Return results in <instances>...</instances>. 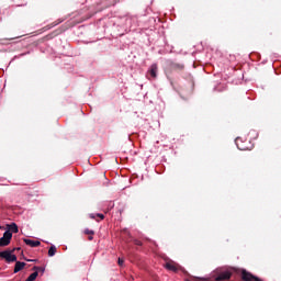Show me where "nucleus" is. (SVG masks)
<instances>
[{
	"label": "nucleus",
	"instance_id": "nucleus-4",
	"mask_svg": "<svg viewBox=\"0 0 281 281\" xmlns=\"http://www.w3.org/2000/svg\"><path fill=\"white\" fill-rule=\"evenodd\" d=\"M241 279L244 281H262V279L251 274L250 272H248L247 270H243L241 271Z\"/></svg>",
	"mask_w": 281,
	"mask_h": 281
},
{
	"label": "nucleus",
	"instance_id": "nucleus-13",
	"mask_svg": "<svg viewBox=\"0 0 281 281\" xmlns=\"http://www.w3.org/2000/svg\"><path fill=\"white\" fill-rule=\"evenodd\" d=\"M95 216H97L98 218H100L101 221H104V214H102V213H98V214L91 213V214H90V218H95Z\"/></svg>",
	"mask_w": 281,
	"mask_h": 281
},
{
	"label": "nucleus",
	"instance_id": "nucleus-16",
	"mask_svg": "<svg viewBox=\"0 0 281 281\" xmlns=\"http://www.w3.org/2000/svg\"><path fill=\"white\" fill-rule=\"evenodd\" d=\"M117 265H119L120 267H122V266L124 265V259L119 258V260H117Z\"/></svg>",
	"mask_w": 281,
	"mask_h": 281
},
{
	"label": "nucleus",
	"instance_id": "nucleus-19",
	"mask_svg": "<svg viewBox=\"0 0 281 281\" xmlns=\"http://www.w3.org/2000/svg\"><path fill=\"white\" fill-rule=\"evenodd\" d=\"M136 245H142V243L138 241V243H136Z\"/></svg>",
	"mask_w": 281,
	"mask_h": 281
},
{
	"label": "nucleus",
	"instance_id": "nucleus-18",
	"mask_svg": "<svg viewBox=\"0 0 281 281\" xmlns=\"http://www.w3.org/2000/svg\"><path fill=\"white\" fill-rule=\"evenodd\" d=\"M40 269H41L42 273L45 271V269H43V268H40Z\"/></svg>",
	"mask_w": 281,
	"mask_h": 281
},
{
	"label": "nucleus",
	"instance_id": "nucleus-2",
	"mask_svg": "<svg viewBox=\"0 0 281 281\" xmlns=\"http://www.w3.org/2000/svg\"><path fill=\"white\" fill-rule=\"evenodd\" d=\"M0 258L2 260H5L8 265H10V262H16V255H14V249L13 250L7 249L3 251H0Z\"/></svg>",
	"mask_w": 281,
	"mask_h": 281
},
{
	"label": "nucleus",
	"instance_id": "nucleus-9",
	"mask_svg": "<svg viewBox=\"0 0 281 281\" xmlns=\"http://www.w3.org/2000/svg\"><path fill=\"white\" fill-rule=\"evenodd\" d=\"M24 268H25V262L16 261L15 266H14L13 273H19V271H23Z\"/></svg>",
	"mask_w": 281,
	"mask_h": 281
},
{
	"label": "nucleus",
	"instance_id": "nucleus-11",
	"mask_svg": "<svg viewBox=\"0 0 281 281\" xmlns=\"http://www.w3.org/2000/svg\"><path fill=\"white\" fill-rule=\"evenodd\" d=\"M48 256L52 258L56 256V246H50L48 249Z\"/></svg>",
	"mask_w": 281,
	"mask_h": 281
},
{
	"label": "nucleus",
	"instance_id": "nucleus-12",
	"mask_svg": "<svg viewBox=\"0 0 281 281\" xmlns=\"http://www.w3.org/2000/svg\"><path fill=\"white\" fill-rule=\"evenodd\" d=\"M36 278H38V272L37 271L31 273L29 276V278L26 279V281H34V280H36Z\"/></svg>",
	"mask_w": 281,
	"mask_h": 281
},
{
	"label": "nucleus",
	"instance_id": "nucleus-17",
	"mask_svg": "<svg viewBox=\"0 0 281 281\" xmlns=\"http://www.w3.org/2000/svg\"><path fill=\"white\" fill-rule=\"evenodd\" d=\"M88 240H93V236H89V237H88Z\"/></svg>",
	"mask_w": 281,
	"mask_h": 281
},
{
	"label": "nucleus",
	"instance_id": "nucleus-7",
	"mask_svg": "<svg viewBox=\"0 0 281 281\" xmlns=\"http://www.w3.org/2000/svg\"><path fill=\"white\" fill-rule=\"evenodd\" d=\"M7 232L11 234H19V225L16 223L7 224Z\"/></svg>",
	"mask_w": 281,
	"mask_h": 281
},
{
	"label": "nucleus",
	"instance_id": "nucleus-6",
	"mask_svg": "<svg viewBox=\"0 0 281 281\" xmlns=\"http://www.w3.org/2000/svg\"><path fill=\"white\" fill-rule=\"evenodd\" d=\"M229 278H232V272H229V271H223V272H220V273L215 277V280H216V281H223V280H229Z\"/></svg>",
	"mask_w": 281,
	"mask_h": 281
},
{
	"label": "nucleus",
	"instance_id": "nucleus-1",
	"mask_svg": "<svg viewBox=\"0 0 281 281\" xmlns=\"http://www.w3.org/2000/svg\"><path fill=\"white\" fill-rule=\"evenodd\" d=\"M165 269H167V271H172L173 273H179V271H181L184 276H188V270L172 260H168L165 263Z\"/></svg>",
	"mask_w": 281,
	"mask_h": 281
},
{
	"label": "nucleus",
	"instance_id": "nucleus-14",
	"mask_svg": "<svg viewBox=\"0 0 281 281\" xmlns=\"http://www.w3.org/2000/svg\"><path fill=\"white\" fill-rule=\"evenodd\" d=\"M85 234H87L88 236H93L95 233L89 228L85 229Z\"/></svg>",
	"mask_w": 281,
	"mask_h": 281
},
{
	"label": "nucleus",
	"instance_id": "nucleus-8",
	"mask_svg": "<svg viewBox=\"0 0 281 281\" xmlns=\"http://www.w3.org/2000/svg\"><path fill=\"white\" fill-rule=\"evenodd\" d=\"M25 245H27L29 247H41V241L38 240H34V239H24Z\"/></svg>",
	"mask_w": 281,
	"mask_h": 281
},
{
	"label": "nucleus",
	"instance_id": "nucleus-10",
	"mask_svg": "<svg viewBox=\"0 0 281 281\" xmlns=\"http://www.w3.org/2000/svg\"><path fill=\"white\" fill-rule=\"evenodd\" d=\"M240 142H243V140H240V137H237V138L235 139V144H236L238 150H249L248 147H246V146H244V145H240Z\"/></svg>",
	"mask_w": 281,
	"mask_h": 281
},
{
	"label": "nucleus",
	"instance_id": "nucleus-15",
	"mask_svg": "<svg viewBox=\"0 0 281 281\" xmlns=\"http://www.w3.org/2000/svg\"><path fill=\"white\" fill-rule=\"evenodd\" d=\"M173 67H175V69L181 70V69H183L184 66H183V64H175Z\"/></svg>",
	"mask_w": 281,
	"mask_h": 281
},
{
	"label": "nucleus",
	"instance_id": "nucleus-5",
	"mask_svg": "<svg viewBox=\"0 0 281 281\" xmlns=\"http://www.w3.org/2000/svg\"><path fill=\"white\" fill-rule=\"evenodd\" d=\"M157 71H159V68L157 66V64H153L148 71H147V78L150 76V78L155 79L157 78Z\"/></svg>",
	"mask_w": 281,
	"mask_h": 281
},
{
	"label": "nucleus",
	"instance_id": "nucleus-3",
	"mask_svg": "<svg viewBox=\"0 0 281 281\" xmlns=\"http://www.w3.org/2000/svg\"><path fill=\"white\" fill-rule=\"evenodd\" d=\"M12 241V233L10 231H5L3 236L0 238V247H8Z\"/></svg>",
	"mask_w": 281,
	"mask_h": 281
}]
</instances>
